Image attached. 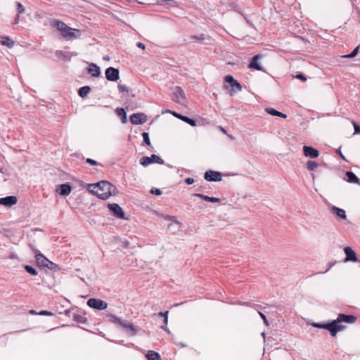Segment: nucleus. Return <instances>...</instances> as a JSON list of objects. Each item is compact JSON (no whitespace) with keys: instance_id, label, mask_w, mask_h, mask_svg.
I'll list each match as a JSON object with an SVG mask.
<instances>
[{"instance_id":"a878e982","label":"nucleus","mask_w":360,"mask_h":360,"mask_svg":"<svg viewBox=\"0 0 360 360\" xmlns=\"http://www.w3.org/2000/svg\"><path fill=\"white\" fill-rule=\"evenodd\" d=\"M346 176L348 179V180H347L348 182L353 183V184H359V178L352 172H347Z\"/></svg>"},{"instance_id":"c85d7f7f","label":"nucleus","mask_w":360,"mask_h":360,"mask_svg":"<svg viewBox=\"0 0 360 360\" xmlns=\"http://www.w3.org/2000/svg\"><path fill=\"white\" fill-rule=\"evenodd\" d=\"M266 111L268 114L273 115V116H277L283 118H285L287 116L286 115L274 109V108H266Z\"/></svg>"},{"instance_id":"c756f323","label":"nucleus","mask_w":360,"mask_h":360,"mask_svg":"<svg viewBox=\"0 0 360 360\" xmlns=\"http://www.w3.org/2000/svg\"><path fill=\"white\" fill-rule=\"evenodd\" d=\"M91 91V88L89 86H84L79 89L78 94L80 97L84 98Z\"/></svg>"},{"instance_id":"1a4fd4ad","label":"nucleus","mask_w":360,"mask_h":360,"mask_svg":"<svg viewBox=\"0 0 360 360\" xmlns=\"http://www.w3.org/2000/svg\"><path fill=\"white\" fill-rule=\"evenodd\" d=\"M62 36L66 39H78L81 37V31L68 26Z\"/></svg>"},{"instance_id":"423d86ee","label":"nucleus","mask_w":360,"mask_h":360,"mask_svg":"<svg viewBox=\"0 0 360 360\" xmlns=\"http://www.w3.org/2000/svg\"><path fill=\"white\" fill-rule=\"evenodd\" d=\"M87 304L89 307L98 310H103L108 307L107 302L102 300L96 298H90L88 300Z\"/></svg>"},{"instance_id":"aec40b11","label":"nucleus","mask_w":360,"mask_h":360,"mask_svg":"<svg viewBox=\"0 0 360 360\" xmlns=\"http://www.w3.org/2000/svg\"><path fill=\"white\" fill-rule=\"evenodd\" d=\"M226 82L229 83L232 88H236L238 91L242 90V86L231 75H226L224 77Z\"/></svg>"},{"instance_id":"0eeeda50","label":"nucleus","mask_w":360,"mask_h":360,"mask_svg":"<svg viewBox=\"0 0 360 360\" xmlns=\"http://www.w3.org/2000/svg\"><path fill=\"white\" fill-rule=\"evenodd\" d=\"M105 77L108 81L116 82L120 78V71L115 68H108L105 72Z\"/></svg>"},{"instance_id":"9d476101","label":"nucleus","mask_w":360,"mask_h":360,"mask_svg":"<svg viewBox=\"0 0 360 360\" xmlns=\"http://www.w3.org/2000/svg\"><path fill=\"white\" fill-rule=\"evenodd\" d=\"M147 121V116L144 113H134L130 116V122L133 124H142Z\"/></svg>"},{"instance_id":"6ab92c4d","label":"nucleus","mask_w":360,"mask_h":360,"mask_svg":"<svg viewBox=\"0 0 360 360\" xmlns=\"http://www.w3.org/2000/svg\"><path fill=\"white\" fill-rule=\"evenodd\" d=\"M262 58V56L259 54H257L255 56H253L251 59V61L248 65L249 68L250 69H255L257 70H262V67L257 63V60Z\"/></svg>"},{"instance_id":"ea45409f","label":"nucleus","mask_w":360,"mask_h":360,"mask_svg":"<svg viewBox=\"0 0 360 360\" xmlns=\"http://www.w3.org/2000/svg\"><path fill=\"white\" fill-rule=\"evenodd\" d=\"M150 193L152 194H154V195H161L162 194V191L159 188H153L151 190H150Z\"/></svg>"},{"instance_id":"a18cd8bd","label":"nucleus","mask_w":360,"mask_h":360,"mask_svg":"<svg viewBox=\"0 0 360 360\" xmlns=\"http://www.w3.org/2000/svg\"><path fill=\"white\" fill-rule=\"evenodd\" d=\"M195 196L196 197H198L201 199H203L204 200L207 201V199H208V197L207 195H203V194H201V193H195L194 194Z\"/></svg>"},{"instance_id":"13d9d810","label":"nucleus","mask_w":360,"mask_h":360,"mask_svg":"<svg viewBox=\"0 0 360 360\" xmlns=\"http://www.w3.org/2000/svg\"><path fill=\"white\" fill-rule=\"evenodd\" d=\"M180 345H181V346L182 347H186V345H185V344L181 343Z\"/></svg>"},{"instance_id":"09e8293b","label":"nucleus","mask_w":360,"mask_h":360,"mask_svg":"<svg viewBox=\"0 0 360 360\" xmlns=\"http://www.w3.org/2000/svg\"><path fill=\"white\" fill-rule=\"evenodd\" d=\"M192 39H197V40H203L205 39V37H204V35L203 34H200L199 36H192Z\"/></svg>"},{"instance_id":"7c9ffc66","label":"nucleus","mask_w":360,"mask_h":360,"mask_svg":"<svg viewBox=\"0 0 360 360\" xmlns=\"http://www.w3.org/2000/svg\"><path fill=\"white\" fill-rule=\"evenodd\" d=\"M318 166V163L313 160H309L307 162V168L309 171H314Z\"/></svg>"},{"instance_id":"72a5a7b5","label":"nucleus","mask_w":360,"mask_h":360,"mask_svg":"<svg viewBox=\"0 0 360 360\" xmlns=\"http://www.w3.org/2000/svg\"><path fill=\"white\" fill-rule=\"evenodd\" d=\"M74 320L77 322L84 323L86 322V319L81 315H75Z\"/></svg>"},{"instance_id":"dca6fc26","label":"nucleus","mask_w":360,"mask_h":360,"mask_svg":"<svg viewBox=\"0 0 360 360\" xmlns=\"http://www.w3.org/2000/svg\"><path fill=\"white\" fill-rule=\"evenodd\" d=\"M168 313L169 311H167L165 312L155 313L153 315V317H160L162 319V322L164 325L161 326L160 327L165 331H168V328L167 327L168 323Z\"/></svg>"},{"instance_id":"c03bdc74","label":"nucleus","mask_w":360,"mask_h":360,"mask_svg":"<svg viewBox=\"0 0 360 360\" xmlns=\"http://www.w3.org/2000/svg\"><path fill=\"white\" fill-rule=\"evenodd\" d=\"M38 314L42 315V316H51V315H53V313H51V311H49L42 310V311H39L38 313Z\"/></svg>"},{"instance_id":"79ce46f5","label":"nucleus","mask_w":360,"mask_h":360,"mask_svg":"<svg viewBox=\"0 0 360 360\" xmlns=\"http://www.w3.org/2000/svg\"><path fill=\"white\" fill-rule=\"evenodd\" d=\"M258 313H259V315L260 316V317H261V318L262 319V320L264 321V323H265V325H266V326H269V321H268V320H267V319H266V316H265L263 313H262V312H260V311H259Z\"/></svg>"},{"instance_id":"412c9836","label":"nucleus","mask_w":360,"mask_h":360,"mask_svg":"<svg viewBox=\"0 0 360 360\" xmlns=\"http://www.w3.org/2000/svg\"><path fill=\"white\" fill-rule=\"evenodd\" d=\"M52 25L54 27H56L58 31H60L62 35L68 27L65 22L58 20H53V22H52Z\"/></svg>"},{"instance_id":"bf43d9fd","label":"nucleus","mask_w":360,"mask_h":360,"mask_svg":"<svg viewBox=\"0 0 360 360\" xmlns=\"http://www.w3.org/2000/svg\"><path fill=\"white\" fill-rule=\"evenodd\" d=\"M0 37L1 38V37L0 36Z\"/></svg>"},{"instance_id":"bb28decb","label":"nucleus","mask_w":360,"mask_h":360,"mask_svg":"<svg viewBox=\"0 0 360 360\" xmlns=\"http://www.w3.org/2000/svg\"><path fill=\"white\" fill-rule=\"evenodd\" d=\"M116 113L117 116H119L121 118L122 123H126L127 122V113L124 108H117L116 109Z\"/></svg>"},{"instance_id":"f704fd0d","label":"nucleus","mask_w":360,"mask_h":360,"mask_svg":"<svg viewBox=\"0 0 360 360\" xmlns=\"http://www.w3.org/2000/svg\"><path fill=\"white\" fill-rule=\"evenodd\" d=\"M142 136L143 139V143L146 144L147 146H150V141L149 138V134L147 132H143L142 134Z\"/></svg>"},{"instance_id":"603ef678","label":"nucleus","mask_w":360,"mask_h":360,"mask_svg":"<svg viewBox=\"0 0 360 360\" xmlns=\"http://www.w3.org/2000/svg\"><path fill=\"white\" fill-rule=\"evenodd\" d=\"M337 153L339 154L340 157L342 159L345 160L344 155L342 153V152L340 149L337 150Z\"/></svg>"},{"instance_id":"2f4dec72","label":"nucleus","mask_w":360,"mask_h":360,"mask_svg":"<svg viewBox=\"0 0 360 360\" xmlns=\"http://www.w3.org/2000/svg\"><path fill=\"white\" fill-rule=\"evenodd\" d=\"M359 46H356L351 53L349 54H347V55H345V56H342L343 58H354L355 57L358 52H359Z\"/></svg>"},{"instance_id":"49530a36","label":"nucleus","mask_w":360,"mask_h":360,"mask_svg":"<svg viewBox=\"0 0 360 360\" xmlns=\"http://www.w3.org/2000/svg\"><path fill=\"white\" fill-rule=\"evenodd\" d=\"M295 77L297 79H301V80H302L304 82H305L307 80V77L304 75H302V74H298V75H297L295 76Z\"/></svg>"},{"instance_id":"393cba45","label":"nucleus","mask_w":360,"mask_h":360,"mask_svg":"<svg viewBox=\"0 0 360 360\" xmlns=\"http://www.w3.org/2000/svg\"><path fill=\"white\" fill-rule=\"evenodd\" d=\"M2 41H1V45L7 46L11 49L14 46L15 41L12 40L9 37L4 36L1 37Z\"/></svg>"},{"instance_id":"de8ad7c7","label":"nucleus","mask_w":360,"mask_h":360,"mask_svg":"<svg viewBox=\"0 0 360 360\" xmlns=\"http://www.w3.org/2000/svg\"><path fill=\"white\" fill-rule=\"evenodd\" d=\"M185 182L188 184V185H191L192 184L194 183V179L193 178H191V177H188L185 179Z\"/></svg>"},{"instance_id":"4be33fe9","label":"nucleus","mask_w":360,"mask_h":360,"mask_svg":"<svg viewBox=\"0 0 360 360\" xmlns=\"http://www.w3.org/2000/svg\"><path fill=\"white\" fill-rule=\"evenodd\" d=\"M172 114L175 116L176 117L179 118L180 120L184 121L185 122L189 124L191 126L195 127L196 125L195 120L191 119L186 116L181 115L180 114H178L176 112H172Z\"/></svg>"},{"instance_id":"f3484780","label":"nucleus","mask_w":360,"mask_h":360,"mask_svg":"<svg viewBox=\"0 0 360 360\" xmlns=\"http://www.w3.org/2000/svg\"><path fill=\"white\" fill-rule=\"evenodd\" d=\"M35 258L37 264L40 266L47 267L48 264L50 262V261L47 258H46L42 254L37 252V251Z\"/></svg>"},{"instance_id":"7ed1b4c3","label":"nucleus","mask_w":360,"mask_h":360,"mask_svg":"<svg viewBox=\"0 0 360 360\" xmlns=\"http://www.w3.org/2000/svg\"><path fill=\"white\" fill-rule=\"evenodd\" d=\"M110 317L113 323L121 326L129 335L134 336L137 333L136 328L131 322L115 315H112Z\"/></svg>"},{"instance_id":"2eb2a0df","label":"nucleus","mask_w":360,"mask_h":360,"mask_svg":"<svg viewBox=\"0 0 360 360\" xmlns=\"http://www.w3.org/2000/svg\"><path fill=\"white\" fill-rule=\"evenodd\" d=\"M18 199L14 195L6 196L0 198V205L11 207L17 203Z\"/></svg>"},{"instance_id":"f257e3e1","label":"nucleus","mask_w":360,"mask_h":360,"mask_svg":"<svg viewBox=\"0 0 360 360\" xmlns=\"http://www.w3.org/2000/svg\"><path fill=\"white\" fill-rule=\"evenodd\" d=\"M88 189L91 193L102 200H106L110 195H115L117 192L116 187L106 181L89 184Z\"/></svg>"},{"instance_id":"20e7f679","label":"nucleus","mask_w":360,"mask_h":360,"mask_svg":"<svg viewBox=\"0 0 360 360\" xmlns=\"http://www.w3.org/2000/svg\"><path fill=\"white\" fill-rule=\"evenodd\" d=\"M173 100L176 103L181 105H184L186 103V98L184 90L179 87L176 86L173 90Z\"/></svg>"},{"instance_id":"5fc2aeb1","label":"nucleus","mask_w":360,"mask_h":360,"mask_svg":"<svg viewBox=\"0 0 360 360\" xmlns=\"http://www.w3.org/2000/svg\"><path fill=\"white\" fill-rule=\"evenodd\" d=\"M234 93H235V91L233 89V90L230 92V95H231V96H233Z\"/></svg>"},{"instance_id":"6e6552de","label":"nucleus","mask_w":360,"mask_h":360,"mask_svg":"<svg viewBox=\"0 0 360 360\" xmlns=\"http://www.w3.org/2000/svg\"><path fill=\"white\" fill-rule=\"evenodd\" d=\"M108 207L115 217L119 219H124V212L122 208L118 204H108Z\"/></svg>"},{"instance_id":"c9c22d12","label":"nucleus","mask_w":360,"mask_h":360,"mask_svg":"<svg viewBox=\"0 0 360 360\" xmlns=\"http://www.w3.org/2000/svg\"><path fill=\"white\" fill-rule=\"evenodd\" d=\"M165 219L166 220H168V221H174L175 223H176L177 224H180V222L177 221L176 219V217H174V216H171V215H165L164 217Z\"/></svg>"},{"instance_id":"9b49d317","label":"nucleus","mask_w":360,"mask_h":360,"mask_svg":"<svg viewBox=\"0 0 360 360\" xmlns=\"http://www.w3.org/2000/svg\"><path fill=\"white\" fill-rule=\"evenodd\" d=\"M221 173L215 171H207L205 173L204 178L208 181H219L221 180Z\"/></svg>"},{"instance_id":"a19ab883","label":"nucleus","mask_w":360,"mask_h":360,"mask_svg":"<svg viewBox=\"0 0 360 360\" xmlns=\"http://www.w3.org/2000/svg\"><path fill=\"white\" fill-rule=\"evenodd\" d=\"M352 124L354 126V134H359L360 133V126L358 125L355 122H352Z\"/></svg>"},{"instance_id":"864d4df0","label":"nucleus","mask_w":360,"mask_h":360,"mask_svg":"<svg viewBox=\"0 0 360 360\" xmlns=\"http://www.w3.org/2000/svg\"><path fill=\"white\" fill-rule=\"evenodd\" d=\"M261 335H262V337H263V338H264V341H265V333L263 332V333H262V334H261Z\"/></svg>"},{"instance_id":"5701e85b","label":"nucleus","mask_w":360,"mask_h":360,"mask_svg":"<svg viewBox=\"0 0 360 360\" xmlns=\"http://www.w3.org/2000/svg\"><path fill=\"white\" fill-rule=\"evenodd\" d=\"M331 211L333 214H335L337 217H340L342 219H346L347 215L345 211L343 209L339 208L335 206H333L331 207Z\"/></svg>"},{"instance_id":"39448f33","label":"nucleus","mask_w":360,"mask_h":360,"mask_svg":"<svg viewBox=\"0 0 360 360\" xmlns=\"http://www.w3.org/2000/svg\"><path fill=\"white\" fill-rule=\"evenodd\" d=\"M152 163L163 165L164 160L156 155H152L150 157L143 156L140 160V164L145 167Z\"/></svg>"},{"instance_id":"ddd939ff","label":"nucleus","mask_w":360,"mask_h":360,"mask_svg":"<svg viewBox=\"0 0 360 360\" xmlns=\"http://www.w3.org/2000/svg\"><path fill=\"white\" fill-rule=\"evenodd\" d=\"M303 153L305 157L311 158H316L319 155V152L318 150L308 146H303Z\"/></svg>"},{"instance_id":"473e14b6","label":"nucleus","mask_w":360,"mask_h":360,"mask_svg":"<svg viewBox=\"0 0 360 360\" xmlns=\"http://www.w3.org/2000/svg\"><path fill=\"white\" fill-rule=\"evenodd\" d=\"M25 269L27 271V272H28L31 275L36 276L38 274L37 271L34 267L30 265H25Z\"/></svg>"},{"instance_id":"4c0bfd02","label":"nucleus","mask_w":360,"mask_h":360,"mask_svg":"<svg viewBox=\"0 0 360 360\" xmlns=\"http://www.w3.org/2000/svg\"><path fill=\"white\" fill-rule=\"evenodd\" d=\"M118 89L120 92H128L129 89L127 86L123 84H118Z\"/></svg>"},{"instance_id":"37998d69","label":"nucleus","mask_w":360,"mask_h":360,"mask_svg":"<svg viewBox=\"0 0 360 360\" xmlns=\"http://www.w3.org/2000/svg\"><path fill=\"white\" fill-rule=\"evenodd\" d=\"M207 201L210 202H220V199L218 198L210 197L209 196Z\"/></svg>"},{"instance_id":"4468645a","label":"nucleus","mask_w":360,"mask_h":360,"mask_svg":"<svg viewBox=\"0 0 360 360\" xmlns=\"http://www.w3.org/2000/svg\"><path fill=\"white\" fill-rule=\"evenodd\" d=\"M344 252L346 255V257L344 259L345 262H356L357 261V257L356 252L352 250L351 247H345L344 248Z\"/></svg>"},{"instance_id":"6e6d98bb","label":"nucleus","mask_w":360,"mask_h":360,"mask_svg":"<svg viewBox=\"0 0 360 360\" xmlns=\"http://www.w3.org/2000/svg\"><path fill=\"white\" fill-rule=\"evenodd\" d=\"M30 314H36V312H35L34 310H31V311H30Z\"/></svg>"},{"instance_id":"b1692460","label":"nucleus","mask_w":360,"mask_h":360,"mask_svg":"<svg viewBox=\"0 0 360 360\" xmlns=\"http://www.w3.org/2000/svg\"><path fill=\"white\" fill-rule=\"evenodd\" d=\"M71 191H72V187L68 184H64L60 185L59 188H58V192L62 195H69Z\"/></svg>"},{"instance_id":"58836bf2","label":"nucleus","mask_w":360,"mask_h":360,"mask_svg":"<svg viewBox=\"0 0 360 360\" xmlns=\"http://www.w3.org/2000/svg\"><path fill=\"white\" fill-rule=\"evenodd\" d=\"M86 162L89 164V165H94V166L99 165V163L98 162H96V160H94L93 159H91V158H86Z\"/></svg>"},{"instance_id":"8fccbe9b","label":"nucleus","mask_w":360,"mask_h":360,"mask_svg":"<svg viewBox=\"0 0 360 360\" xmlns=\"http://www.w3.org/2000/svg\"><path fill=\"white\" fill-rule=\"evenodd\" d=\"M136 46H137L139 48H141V49H143V50L146 49L145 45H144L143 43H141V42H138V43L136 44Z\"/></svg>"},{"instance_id":"f03ea898","label":"nucleus","mask_w":360,"mask_h":360,"mask_svg":"<svg viewBox=\"0 0 360 360\" xmlns=\"http://www.w3.org/2000/svg\"><path fill=\"white\" fill-rule=\"evenodd\" d=\"M311 326L317 328H323L328 330L330 333V335L333 337L336 335L338 332L345 329V326L342 324H337L335 321H333L330 322L321 323L313 322L311 323Z\"/></svg>"},{"instance_id":"e433bc0d","label":"nucleus","mask_w":360,"mask_h":360,"mask_svg":"<svg viewBox=\"0 0 360 360\" xmlns=\"http://www.w3.org/2000/svg\"><path fill=\"white\" fill-rule=\"evenodd\" d=\"M16 6L18 10V14L20 15L21 13L25 12V8L22 4L20 2H16Z\"/></svg>"},{"instance_id":"f8f14e48","label":"nucleus","mask_w":360,"mask_h":360,"mask_svg":"<svg viewBox=\"0 0 360 360\" xmlns=\"http://www.w3.org/2000/svg\"><path fill=\"white\" fill-rule=\"evenodd\" d=\"M356 320V317L353 315H346L343 314H340L338 315L336 320H333V321H335L337 324H341L342 322H345L347 323H352L355 322Z\"/></svg>"},{"instance_id":"a211bd4d","label":"nucleus","mask_w":360,"mask_h":360,"mask_svg":"<svg viewBox=\"0 0 360 360\" xmlns=\"http://www.w3.org/2000/svg\"><path fill=\"white\" fill-rule=\"evenodd\" d=\"M87 72L94 77H98L101 75L100 68L95 63H91L87 68Z\"/></svg>"},{"instance_id":"4d7b16f0","label":"nucleus","mask_w":360,"mask_h":360,"mask_svg":"<svg viewBox=\"0 0 360 360\" xmlns=\"http://www.w3.org/2000/svg\"><path fill=\"white\" fill-rule=\"evenodd\" d=\"M221 129L224 133H226V130L223 127H221Z\"/></svg>"},{"instance_id":"cd10ccee","label":"nucleus","mask_w":360,"mask_h":360,"mask_svg":"<svg viewBox=\"0 0 360 360\" xmlns=\"http://www.w3.org/2000/svg\"><path fill=\"white\" fill-rule=\"evenodd\" d=\"M146 358L148 360H161L160 355L154 351H148V354H146Z\"/></svg>"},{"instance_id":"3c124183","label":"nucleus","mask_w":360,"mask_h":360,"mask_svg":"<svg viewBox=\"0 0 360 360\" xmlns=\"http://www.w3.org/2000/svg\"><path fill=\"white\" fill-rule=\"evenodd\" d=\"M19 22H20V15L18 14L16 18L14 20L13 24L17 25L19 23Z\"/></svg>"}]
</instances>
